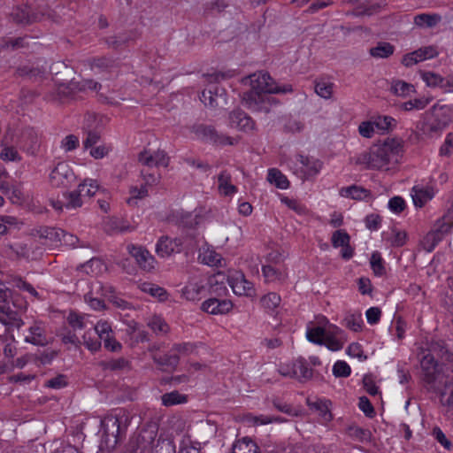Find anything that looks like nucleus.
I'll return each instance as SVG.
<instances>
[{"mask_svg":"<svg viewBox=\"0 0 453 453\" xmlns=\"http://www.w3.org/2000/svg\"><path fill=\"white\" fill-rule=\"evenodd\" d=\"M82 339L83 344L91 351L100 349L101 341L111 351H118L121 349V344L115 340L111 326L107 321L101 320L96 325H93V327L83 334Z\"/></svg>","mask_w":453,"mask_h":453,"instance_id":"obj_4","label":"nucleus"},{"mask_svg":"<svg viewBox=\"0 0 453 453\" xmlns=\"http://www.w3.org/2000/svg\"><path fill=\"white\" fill-rule=\"evenodd\" d=\"M228 285L238 296H252L255 293L253 284L247 280L243 273L235 272L227 278Z\"/></svg>","mask_w":453,"mask_h":453,"instance_id":"obj_17","label":"nucleus"},{"mask_svg":"<svg viewBox=\"0 0 453 453\" xmlns=\"http://www.w3.org/2000/svg\"><path fill=\"white\" fill-rule=\"evenodd\" d=\"M443 228H446L449 233L453 229V200L448 209L447 212L436 220Z\"/></svg>","mask_w":453,"mask_h":453,"instance_id":"obj_58","label":"nucleus"},{"mask_svg":"<svg viewBox=\"0 0 453 453\" xmlns=\"http://www.w3.org/2000/svg\"><path fill=\"white\" fill-rule=\"evenodd\" d=\"M73 173L65 162H59L50 173V182L52 187L67 186L73 180Z\"/></svg>","mask_w":453,"mask_h":453,"instance_id":"obj_13","label":"nucleus"},{"mask_svg":"<svg viewBox=\"0 0 453 453\" xmlns=\"http://www.w3.org/2000/svg\"><path fill=\"white\" fill-rule=\"evenodd\" d=\"M111 150V148L110 146L102 144L96 147L90 148L89 155L95 159H101L106 157Z\"/></svg>","mask_w":453,"mask_h":453,"instance_id":"obj_64","label":"nucleus"},{"mask_svg":"<svg viewBox=\"0 0 453 453\" xmlns=\"http://www.w3.org/2000/svg\"><path fill=\"white\" fill-rule=\"evenodd\" d=\"M322 165L319 159L298 155L296 157L294 173L302 180H308L320 172Z\"/></svg>","mask_w":453,"mask_h":453,"instance_id":"obj_7","label":"nucleus"},{"mask_svg":"<svg viewBox=\"0 0 453 453\" xmlns=\"http://www.w3.org/2000/svg\"><path fill=\"white\" fill-rule=\"evenodd\" d=\"M152 359L160 368L166 370L174 369L179 364L180 357L170 351V354H165L162 357L154 354Z\"/></svg>","mask_w":453,"mask_h":453,"instance_id":"obj_33","label":"nucleus"},{"mask_svg":"<svg viewBox=\"0 0 453 453\" xmlns=\"http://www.w3.org/2000/svg\"><path fill=\"white\" fill-rule=\"evenodd\" d=\"M28 36L18 37V38H9L4 40V43L1 44V49H9L17 50L21 48L28 47Z\"/></svg>","mask_w":453,"mask_h":453,"instance_id":"obj_55","label":"nucleus"},{"mask_svg":"<svg viewBox=\"0 0 453 453\" xmlns=\"http://www.w3.org/2000/svg\"><path fill=\"white\" fill-rule=\"evenodd\" d=\"M193 131L197 138L210 142L218 145H234L237 143V139L220 134L210 126L199 125L193 127Z\"/></svg>","mask_w":453,"mask_h":453,"instance_id":"obj_8","label":"nucleus"},{"mask_svg":"<svg viewBox=\"0 0 453 453\" xmlns=\"http://www.w3.org/2000/svg\"><path fill=\"white\" fill-rule=\"evenodd\" d=\"M243 420L247 424L252 425V426L267 425V424L272 423L271 416H266V415L255 416L250 413L244 415Z\"/></svg>","mask_w":453,"mask_h":453,"instance_id":"obj_57","label":"nucleus"},{"mask_svg":"<svg viewBox=\"0 0 453 453\" xmlns=\"http://www.w3.org/2000/svg\"><path fill=\"white\" fill-rule=\"evenodd\" d=\"M432 100L433 98L430 96L411 99L399 105V109L405 111L423 110L432 102Z\"/></svg>","mask_w":453,"mask_h":453,"instance_id":"obj_38","label":"nucleus"},{"mask_svg":"<svg viewBox=\"0 0 453 453\" xmlns=\"http://www.w3.org/2000/svg\"><path fill=\"white\" fill-rule=\"evenodd\" d=\"M449 234L446 228H443L436 221L433 228L429 231L421 241V244L427 252H431L436 245L443 239V237Z\"/></svg>","mask_w":453,"mask_h":453,"instance_id":"obj_21","label":"nucleus"},{"mask_svg":"<svg viewBox=\"0 0 453 453\" xmlns=\"http://www.w3.org/2000/svg\"><path fill=\"white\" fill-rule=\"evenodd\" d=\"M198 260L204 265L209 266H223L222 256L216 252V250L208 244L203 245L199 250Z\"/></svg>","mask_w":453,"mask_h":453,"instance_id":"obj_23","label":"nucleus"},{"mask_svg":"<svg viewBox=\"0 0 453 453\" xmlns=\"http://www.w3.org/2000/svg\"><path fill=\"white\" fill-rule=\"evenodd\" d=\"M25 341L34 345H46L48 343V340L43 324L42 322H35L28 328V334L25 336Z\"/></svg>","mask_w":453,"mask_h":453,"instance_id":"obj_24","label":"nucleus"},{"mask_svg":"<svg viewBox=\"0 0 453 453\" xmlns=\"http://www.w3.org/2000/svg\"><path fill=\"white\" fill-rule=\"evenodd\" d=\"M229 126L243 132L255 129L254 120L240 110L234 111L229 114Z\"/></svg>","mask_w":453,"mask_h":453,"instance_id":"obj_22","label":"nucleus"},{"mask_svg":"<svg viewBox=\"0 0 453 453\" xmlns=\"http://www.w3.org/2000/svg\"><path fill=\"white\" fill-rule=\"evenodd\" d=\"M333 373L335 377H348L351 373L350 366L345 361H337L333 366Z\"/></svg>","mask_w":453,"mask_h":453,"instance_id":"obj_61","label":"nucleus"},{"mask_svg":"<svg viewBox=\"0 0 453 453\" xmlns=\"http://www.w3.org/2000/svg\"><path fill=\"white\" fill-rule=\"evenodd\" d=\"M371 268L376 276H382L386 273V268L381 255L374 251L370 258Z\"/></svg>","mask_w":453,"mask_h":453,"instance_id":"obj_51","label":"nucleus"},{"mask_svg":"<svg viewBox=\"0 0 453 453\" xmlns=\"http://www.w3.org/2000/svg\"><path fill=\"white\" fill-rule=\"evenodd\" d=\"M232 453H260V449L250 438L243 437L233 444Z\"/></svg>","mask_w":453,"mask_h":453,"instance_id":"obj_31","label":"nucleus"},{"mask_svg":"<svg viewBox=\"0 0 453 453\" xmlns=\"http://www.w3.org/2000/svg\"><path fill=\"white\" fill-rule=\"evenodd\" d=\"M79 146V138L74 134H69L61 141V148L68 152L74 150Z\"/></svg>","mask_w":453,"mask_h":453,"instance_id":"obj_62","label":"nucleus"},{"mask_svg":"<svg viewBox=\"0 0 453 453\" xmlns=\"http://www.w3.org/2000/svg\"><path fill=\"white\" fill-rule=\"evenodd\" d=\"M207 283L203 277H192L181 289V296L188 301L200 300L207 291Z\"/></svg>","mask_w":453,"mask_h":453,"instance_id":"obj_11","label":"nucleus"},{"mask_svg":"<svg viewBox=\"0 0 453 453\" xmlns=\"http://www.w3.org/2000/svg\"><path fill=\"white\" fill-rule=\"evenodd\" d=\"M219 276H220V274L214 275L208 280V284L210 286L209 293L216 295L217 297L209 298L201 305V309L203 311L212 315L226 314L233 308V303L230 300L219 298L226 296L227 288L223 282H219L217 279Z\"/></svg>","mask_w":453,"mask_h":453,"instance_id":"obj_5","label":"nucleus"},{"mask_svg":"<svg viewBox=\"0 0 453 453\" xmlns=\"http://www.w3.org/2000/svg\"><path fill=\"white\" fill-rule=\"evenodd\" d=\"M419 74L422 78V80L426 83L427 86L430 87H441L445 90L449 88V86L447 85L446 79L442 78L440 74L433 73V72H426V71H420Z\"/></svg>","mask_w":453,"mask_h":453,"instance_id":"obj_39","label":"nucleus"},{"mask_svg":"<svg viewBox=\"0 0 453 453\" xmlns=\"http://www.w3.org/2000/svg\"><path fill=\"white\" fill-rule=\"evenodd\" d=\"M261 304L262 306L269 311H274L280 303V296L274 293V292H271V293H268L267 295L264 296L261 300Z\"/></svg>","mask_w":453,"mask_h":453,"instance_id":"obj_52","label":"nucleus"},{"mask_svg":"<svg viewBox=\"0 0 453 453\" xmlns=\"http://www.w3.org/2000/svg\"><path fill=\"white\" fill-rule=\"evenodd\" d=\"M162 403L165 406H173L176 404L184 403L187 402V396L180 394L178 391H172L165 393L161 396Z\"/></svg>","mask_w":453,"mask_h":453,"instance_id":"obj_49","label":"nucleus"},{"mask_svg":"<svg viewBox=\"0 0 453 453\" xmlns=\"http://www.w3.org/2000/svg\"><path fill=\"white\" fill-rule=\"evenodd\" d=\"M403 156V144L398 139H387L381 144L372 145L358 157V163L372 170L388 171L396 165Z\"/></svg>","mask_w":453,"mask_h":453,"instance_id":"obj_2","label":"nucleus"},{"mask_svg":"<svg viewBox=\"0 0 453 453\" xmlns=\"http://www.w3.org/2000/svg\"><path fill=\"white\" fill-rule=\"evenodd\" d=\"M67 321L73 330L87 329L88 326L93 327V322H89L87 316L73 311L69 313Z\"/></svg>","mask_w":453,"mask_h":453,"instance_id":"obj_36","label":"nucleus"},{"mask_svg":"<svg viewBox=\"0 0 453 453\" xmlns=\"http://www.w3.org/2000/svg\"><path fill=\"white\" fill-rule=\"evenodd\" d=\"M130 197L127 198V203L129 205L136 204V201L139 199H142L148 196V189L145 186L138 187H131L130 188Z\"/></svg>","mask_w":453,"mask_h":453,"instance_id":"obj_56","label":"nucleus"},{"mask_svg":"<svg viewBox=\"0 0 453 453\" xmlns=\"http://www.w3.org/2000/svg\"><path fill=\"white\" fill-rule=\"evenodd\" d=\"M334 88V84L333 82L325 80L315 81V92L319 96L324 99H330L332 97Z\"/></svg>","mask_w":453,"mask_h":453,"instance_id":"obj_43","label":"nucleus"},{"mask_svg":"<svg viewBox=\"0 0 453 453\" xmlns=\"http://www.w3.org/2000/svg\"><path fill=\"white\" fill-rule=\"evenodd\" d=\"M344 324L349 329L358 332L364 324L361 313H348L344 319Z\"/></svg>","mask_w":453,"mask_h":453,"instance_id":"obj_50","label":"nucleus"},{"mask_svg":"<svg viewBox=\"0 0 453 453\" xmlns=\"http://www.w3.org/2000/svg\"><path fill=\"white\" fill-rule=\"evenodd\" d=\"M127 249L141 269L147 272H150L154 269L156 260L146 249L134 244L127 245Z\"/></svg>","mask_w":453,"mask_h":453,"instance_id":"obj_14","label":"nucleus"},{"mask_svg":"<svg viewBox=\"0 0 453 453\" xmlns=\"http://www.w3.org/2000/svg\"><path fill=\"white\" fill-rule=\"evenodd\" d=\"M19 146L29 155H35L40 147L38 133L34 128L22 131L18 142Z\"/></svg>","mask_w":453,"mask_h":453,"instance_id":"obj_19","label":"nucleus"},{"mask_svg":"<svg viewBox=\"0 0 453 453\" xmlns=\"http://www.w3.org/2000/svg\"><path fill=\"white\" fill-rule=\"evenodd\" d=\"M267 180L280 189H286L289 186L287 177L276 168L268 170Z\"/></svg>","mask_w":453,"mask_h":453,"instance_id":"obj_40","label":"nucleus"},{"mask_svg":"<svg viewBox=\"0 0 453 453\" xmlns=\"http://www.w3.org/2000/svg\"><path fill=\"white\" fill-rule=\"evenodd\" d=\"M394 46L389 42H379L370 49V55L375 58H387L394 53Z\"/></svg>","mask_w":453,"mask_h":453,"instance_id":"obj_42","label":"nucleus"},{"mask_svg":"<svg viewBox=\"0 0 453 453\" xmlns=\"http://www.w3.org/2000/svg\"><path fill=\"white\" fill-rule=\"evenodd\" d=\"M281 202L286 204L289 209L293 210L299 215L305 214L307 212L306 207L298 202L297 200L288 198L287 196L281 197Z\"/></svg>","mask_w":453,"mask_h":453,"instance_id":"obj_59","label":"nucleus"},{"mask_svg":"<svg viewBox=\"0 0 453 453\" xmlns=\"http://www.w3.org/2000/svg\"><path fill=\"white\" fill-rule=\"evenodd\" d=\"M293 371L296 372L294 378L301 382L310 380L313 376V371L309 367L308 361L303 357H298L293 362Z\"/></svg>","mask_w":453,"mask_h":453,"instance_id":"obj_27","label":"nucleus"},{"mask_svg":"<svg viewBox=\"0 0 453 453\" xmlns=\"http://www.w3.org/2000/svg\"><path fill=\"white\" fill-rule=\"evenodd\" d=\"M46 232H47V235H46L47 237L53 236V235L56 237H58L60 234H62L63 241L65 243L72 245V246H75V243L78 241L76 236H73L69 234H65V233H64L63 230H60V229L50 228V229L47 230Z\"/></svg>","mask_w":453,"mask_h":453,"instance_id":"obj_60","label":"nucleus"},{"mask_svg":"<svg viewBox=\"0 0 453 453\" xmlns=\"http://www.w3.org/2000/svg\"><path fill=\"white\" fill-rule=\"evenodd\" d=\"M98 188L99 185L97 184L96 180L91 179L85 180L77 188L82 198L95 196Z\"/></svg>","mask_w":453,"mask_h":453,"instance_id":"obj_48","label":"nucleus"},{"mask_svg":"<svg viewBox=\"0 0 453 453\" xmlns=\"http://www.w3.org/2000/svg\"><path fill=\"white\" fill-rule=\"evenodd\" d=\"M195 350V345L190 342L174 344L171 352L179 355H188Z\"/></svg>","mask_w":453,"mask_h":453,"instance_id":"obj_63","label":"nucleus"},{"mask_svg":"<svg viewBox=\"0 0 453 453\" xmlns=\"http://www.w3.org/2000/svg\"><path fill=\"white\" fill-rule=\"evenodd\" d=\"M140 289L150 295L151 296L157 298L159 301H165L167 299V292L165 288L150 283V282H142L139 285Z\"/></svg>","mask_w":453,"mask_h":453,"instance_id":"obj_37","label":"nucleus"},{"mask_svg":"<svg viewBox=\"0 0 453 453\" xmlns=\"http://www.w3.org/2000/svg\"><path fill=\"white\" fill-rule=\"evenodd\" d=\"M138 161L141 165L147 167H167L170 163V157L165 150L145 149L139 153Z\"/></svg>","mask_w":453,"mask_h":453,"instance_id":"obj_9","label":"nucleus"},{"mask_svg":"<svg viewBox=\"0 0 453 453\" xmlns=\"http://www.w3.org/2000/svg\"><path fill=\"white\" fill-rule=\"evenodd\" d=\"M249 81L250 89L242 96V103L246 108L254 112L268 113L279 101L271 94H286L293 91L290 84L278 86L266 72H257L243 79Z\"/></svg>","mask_w":453,"mask_h":453,"instance_id":"obj_1","label":"nucleus"},{"mask_svg":"<svg viewBox=\"0 0 453 453\" xmlns=\"http://www.w3.org/2000/svg\"><path fill=\"white\" fill-rule=\"evenodd\" d=\"M113 66L114 61L108 58H97L90 62V68L95 73L109 72Z\"/></svg>","mask_w":453,"mask_h":453,"instance_id":"obj_44","label":"nucleus"},{"mask_svg":"<svg viewBox=\"0 0 453 453\" xmlns=\"http://www.w3.org/2000/svg\"><path fill=\"white\" fill-rule=\"evenodd\" d=\"M0 159L4 162H19L22 157L18 152L15 146L4 136L1 142Z\"/></svg>","mask_w":453,"mask_h":453,"instance_id":"obj_28","label":"nucleus"},{"mask_svg":"<svg viewBox=\"0 0 453 453\" xmlns=\"http://www.w3.org/2000/svg\"><path fill=\"white\" fill-rule=\"evenodd\" d=\"M421 369L424 375V380L427 383H434L442 380L438 368V364L435 361V357L432 353H427L423 356L420 361Z\"/></svg>","mask_w":453,"mask_h":453,"instance_id":"obj_15","label":"nucleus"},{"mask_svg":"<svg viewBox=\"0 0 453 453\" xmlns=\"http://www.w3.org/2000/svg\"><path fill=\"white\" fill-rule=\"evenodd\" d=\"M262 273L265 282H280L286 279L285 271L273 265H264Z\"/></svg>","mask_w":453,"mask_h":453,"instance_id":"obj_30","label":"nucleus"},{"mask_svg":"<svg viewBox=\"0 0 453 453\" xmlns=\"http://www.w3.org/2000/svg\"><path fill=\"white\" fill-rule=\"evenodd\" d=\"M346 342L345 333L338 326L331 324V326H328L325 335V342H323L322 345H325L332 351H338L343 348Z\"/></svg>","mask_w":453,"mask_h":453,"instance_id":"obj_18","label":"nucleus"},{"mask_svg":"<svg viewBox=\"0 0 453 453\" xmlns=\"http://www.w3.org/2000/svg\"><path fill=\"white\" fill-rule=\"evenodd\" d=\"M438 56V50L434 46H426L403 56L402 64L410 67L426 59Z\"/></svg>","mask_w":453,"mask_h":453,"instance_id":"obj_16","label":"nucleus"},{"mask_svg":"<svg viewBox=\"0 0 453 453\" xmlns=\"http://www.w3.org/2000/svg\"><path fill=\"white\" fill-rule=\"evenodd\" d=\"M148 326L156 334H166L169 331V326L159 316H153L150 319V321L148 323Z\"/></svg>","mask_w":453,"mask_h":453,"instance_id":"obj_53","label":"nucleus"},{"mask_svg":"<svg viewBox=\"0 0 453 453\" xmlns=\"http://www.w3.org/2000/svg\"><path fill=\"white\" fill-rule=\"evenodd\" d=\"M441 17L437 13H421L414 17V24L419 27H434L439 24Z\"/></svg>","mask_w":453,"mask_h":453,"instance_id":"obj_34","label":"nucleus"},{"mask_svg":"<svg viewBox=\"0 0 453 453\" xmlns=\"http://www.w3.org/2000/svg\"><path fill=\"white\" fill-rule=\"evenodd\" d=\"M339 194L342 197L351 198L354 200H361L367 197L370 194L369 190L357 185L343 187L340 189Z\"/></svg>","mask_w":453,"mask_h":453,"instance_id":"obj_32","label":"nucleus"},{"mask_svg":"<svg viewBox=\"0 0 453 453\" xmlns=\"http://www.w3.org/2000/svg\"><path fill=\"white\" fill-rule=\"evenodd\" d=\"M350 241L349 234L343 229L336 230L333 233L331 242L334 248L346 246Z\"/></svg>","mask_w":453,"mask_h":453,"instance_id":"obj_54","label":"nucleus"},{"mask_svg":"<svg viewBox=\"0 0 453 453\" xmlns=\"http://www.w3.org/2000/svg\"><path fill=\"white\" fill-rule=\"evenodd\" d=\"M231 173L224 170L218 176V188L220 194L224 196H233L237 192L236 186L232 184Z\"/></svg>","mask_w":453,"mask_h":453,"instance_id":"obj_29","label":"nucleus"},{"mask_svg":"<svg viewBox=\"0 0 453 453\" xmlns=\"http://www.w3.org/2000/svg\"><path fill=\"white\" fill-rule=\"evenodd\" d=\"M376 128L381 133L392 131L397 121L391 116H378L373 119Z\"/></svg>","mask_w":453,"mask_h":453,"instance_id":"obj_45","label":"nucleus"},{"mask_svg":"<svg viewBox=\"0 0 453 453\" xmlns=\"http://www.w3.org/2000/svg\"><path fill=\"white\" fill-rule=\"evenodd\" d=\"M200 99L205 106L211 108L221 106L226 104L225 90L214 84L203 90Z\"/></svg>","mask_w":453,"mask_h":453,"instance_id":"obj_20","label":"nucleus"},{"mask_svg":"<svg viewBox=\"0 0 453 453\" xmlns=\"http://www.w3.org/2000/svg\"><path fill=\"white\" fill-rule=\"evenodd\" d=\"M390 90L397 96L406 97L415 92V88L404 81L395 80L391 83Z\"/></svg>","mask_w":453,"mask_h":453,"instance_id":"obj_35","label":"nucleus"},{"mask_svg":"<svg viewBox=\"0 0 453 453\" xmlns=\"http://www.w3.org/2000/svg\"><path fill=\"white\" fill-rule=\"evenodd\" d=\"M328 326L331 324L324 316L318 317L317 322H309L306 327L307 340L314 344L322 345Z\"/></svg>","mask_w":453,"mask_h":453,"instance_id":"obj_10","label":"nucleus"},{"mask_svg":"<svg viewBox=\"0 0 453 453\" xmlns=\"http://www.w3.org/2000/svg\"><path fill=\"white\" fill-rule=\"evenodd\" d=\"M130 420L128 415L125 411H120L115 415H109L101 421V426L104 434L114 438L117 443L122 432V427L127 428Z\"/></svg>","mask_w":453,"mask_h":453,"instance_id":"obj_6","label":"nucleus"},{"mask_svg":"<svg viewBox=\"0 0 453 453\" xmlns=\"http://www.w3.org/2000/svg\"><path fill=\"white\" fill-rule=\"evenodd\" d=\"M63 196L65 199V209H77L81 207L83 204L82 196H81V193L78 191V189L71 192H65L64 193Z\"/></svg>","mask_w":453,"mask_h":453,"instance_id":"obj_47","label":"nucleus"},{"mask_svg":"<svg viewBox=\"0 0 453 453\" xmlns=\"http://www.w3.org/2000/svg\"><path fill=\"white\" fill-rule=\"evenodd\" d=\"M428 353H432L435 357H444L453 364V355L449 354L444 342L442 341H432L429 344Z\"/></svg>","mask_w":453,"mask_h":453,"instance_id":"obj_41","label":"nucleus"},{"mask_svg":"<svg viewBox=\"0 0 453 453\" xmlns=\"http://www.w3.org/2000/svg\"><path fill=\"white\" fill-rule=\"evenodd\" d=\"M185 239L181 237L170 238L162 236L157 242L156 252L161 257H168L173 253H180L183 250Z\"/></svg>","mask_w":453,"mask_h":453,"instance_id":"obj_12","label":"nucleus"},{"mask_svg":"<svg viewBox=\"0 0 453 453\" xmlns=\"http://www.w3.org/2000/svg\"><path fill=\"white\" fill-rule=\"evenodd\" d=\"M100 365L104 370L119 372L128 369L129 362L124 357L102 361Z\"/></svg>","mask_w":453,"mask_h":453,"instance_id":"obj_46","label":"nucleus"},{"mask_svg":"<svg viewBox=\"0 0 453 453\" xmlns=\"http://www.w3.org/2000/svg\"><path fill=\"white\" fill-rule=\"evenodd\" d=\"M435 192L432 187H419L415 186L412 188L411 196L415 206L423 207L428 201L432 200Z\"/></svg>","mask_w":453,"mask_h":453,"instance_id":"obj_26","label":"nucleus"},{"mask_svg":"<svg viewBox=\"0 0 453 453\" xmlns=\"http://www.w3.org/2000/svg\"><path fill=\"white\" fill-rule=\"evenodd\" d=\"M156 434L154 431H142L134 440L130 441V446H136L135 451L140 449V453H150L154 442Z\"/></svg>","mask_w":453,"mask_h":453,"instance_id":"obj_25","label":"nucleus"},{"mask_svg":"<svg viewBox=\"0 0 453 453\" xmlns=\"http://www.w3.org/2000/svg\"><path fill=\"white\" fill-rule=\"evenodd\" d=\"M453 121V107L438 101L423 114V119L418 123V131L428 137H434Z\"/></svg>","mask_w":453,"mask_h":453,"instance_id":"obj_3","label":"nucleus"}]
</instances>
